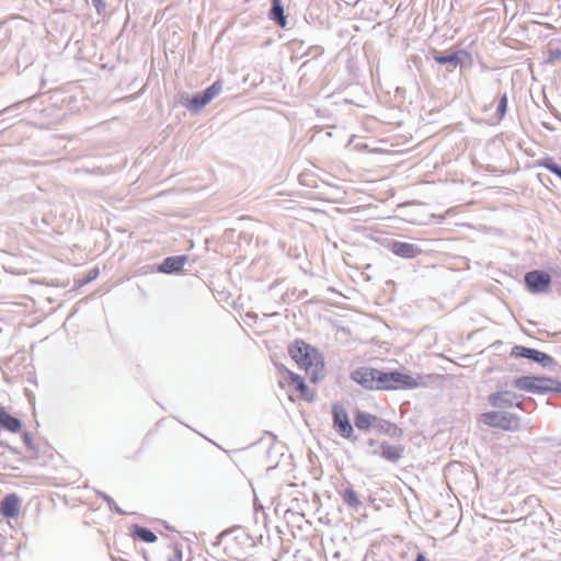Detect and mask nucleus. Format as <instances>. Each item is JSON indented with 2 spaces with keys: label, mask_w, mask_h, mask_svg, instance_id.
Segmentation results:
<instances>
[{
  "label": "nucleus",
  "mask_w": 561,
  "mask_h": 561,
  "mask_svg": "<svg viewBox=\"0 0 561 561\" xmlns=\"http://www.w3.org/2000/svg\"><path fill=\"white\" fill-rule=\"evenodd\" d=\"M374 455H378L382 459L389 462H398L404 455V447L401 445H392L387 442H382L378 449L373 451Z\"/></svg>",
  "instance_id": "nucleus-10"
},
{
  "label": "nucleus",
  "mask_w": 561,
  "mask_h": 561,
  "mask_svg": "<svg viewBox=\"0 0 561 561\" xmlns=\"http://www.w3.org/2000/svg\"><path fill=\"white\" fill-rule=\"evenodd\" d=\"M377 416L367 412H357L354 416V424L360 431H369L371 427L377 426Z\"/></svg>",
  "instance_id": "nucleus-16"
},
{
  "label": "nucleus",
  "mask_w": 561,
  "mask_h": 561,
  "mask_svg": "<svg viewBox=\"0 0 561 561\" xmlns=\"http://www.w3.org/2000/svg\"><path fill=\"white\" fill-rule=\"evenodd\" d=\"M540 165L561 179V168L551 158L540 161Z\"/></svg>",
  "instance_id": "nucleus-23"
},
{
  "label": "nucleus",
  "mask_w": 561,
  "mask_h": 561,
  "mask_svg": "<svg viewBox=\"0 0 561 561\" xmlns=\"http://www.w3.org/2000/svg\"><path fill=\"white\" fill-rule=\"evenodd\" d=\"M390 250L393 254L405 259H413L422 253V250L416 244L401 241L392 242Z\"/></svg>",
  "instance_id": "nucleus-12"
},
{
  "label": "nucleus",
  "mask_w": 561,
  "mask_h": 561,
  "mask_svg": "<svg viewBox=\"0 0 561 561\" xmlns=\"http://www.w3.org/2000/svg\"><path fill=\"white\" fill-rule=\"evenodd\" d=\"M515 398L508 391H500L489 397V402L494 408H510L513 405V399Z\"/></svg>",
  "instance_id": "nucleus-17"
},
{
  "label": "nucleus",
  "mask_w": 561,
  "mask_h": 561,
  "mask_svg": "<svg viewBox=\"0 0 561 561\" xmlns=\"http://www.w3.org/2000/svg\"><path fill=\"white\" fill-rule=\"evenodd\" d=\"M333 421L334 426L336 431L343 436V437H351L353 434V427L348 421V416L345 412V410L339 405L333 407Z\"/></svg>",
  "instance_id": "nucleus-11"
},
{
  "label": "nucleus",
  "mask_w": 561,
  "mask_h": 561,
  "mask_svg": "<svg viewBox=\"0 0 561 561\" xmlns=\"http://www.w3.org/2000/svg\"><path fill=\"white\" fill-rule=\"evenodd\" d=\"M514 387L533 393L561 392V383L550 377H518L514 380Z\"/></svg>",
  "instance_id": "nucleus-3"
},
{
  "label": "nucleus",
  "mask_w": 561,
  "mask_h": 561,
  "mask_svg": "<svg viewBox=\"0 0 561 561\" xmlns=\"http://www.w3.org/2000/svg\"><path fill=\"white\" fill-rule=\"evenodd\" d=\"M168 561H184L183 553L178 546H174L172 549V554L169 557Z\"/></svg>",
  "instance_id": "nucleus-27"
},
{
  "label": "nucleus",
  "mask_w": 561,
  "mask_h": 561,
  "mask_svg": "<svg viewBox=\"0 0 561 561\" xmlns=\"http://www.w3.org/2000/svg\"><path fill=\"white\" fill-rule=\"evenodd\" d=\"M540 165L561 179V168L551 158L540 161Z\"/></svg>",
  "instance_id": "nucleus-24"
},
{
  "label": "nucleus",
  "mask_w": 561,
  "mask_h": 561,
  "mask_svg": "<svg viewBox=\"0 0 561 561\" xmlns=\"http://www.w3.org/2000/svg\"><path fill=\"white\" fill-rule=\"evenodd\" d=\"M423 377L421 375H410L398 370L389 371V383L391 390L415 389L422 385Z\"/></svg>",
  "instance_id": "nucleus-5"
},
{
  "label": "nucleus",
  "mask_w": 561,
  "mask_h": 561,
  "mask_svg": "<svg viewBox=\"0 0 561 561\" xmlns=\"http://www.w3.org/2000/svg\"><path fill=\"white\" fill-rule=\"evenodd\" d=\"M434 59L437 64H440V65H445V64L457 65L459 62V58H458L457 54H451V55H447V56H435Z\"/></svg>",
  "instance_id": "nucleus-26"
},
{
  "label": "nucleus",
  "mask_w": 561,
  "mask_h": 561,
  "mask_svg": "<svg viewBox=\"0 0 561 561\" xmlns=\"http://www.w3.org/2000/svg\"><path fill=\"white\" fill-rule=\"evenodd\" d=\"M20 505L16 494H8L0 502V513L7 518H15L20 513Z\"/></svg>",
  "instance_id": "nucleus-13"
},
{
  "label": "nucleus",
  "mask_w": 561,
  "mask_h": 561,
  "mask_svg": "<svg viewBox=\"0 0 561 561\" xmlns=\"http://www.w3.org/2000/svg\"><path fill=\"white\" fill-rule=\"evenodd\" d=\"M378 369L374 367H359L351 374V378L356 383L367 390L376 391Z\"/></svg>",
  "instance_id": "nucleus-7"
},
{
  "label": "nucleus",
  "mask_w": 561,
  "mask_h": 561,
  "mask_svg": "<svg viewBox=\"0 0 561 561\" xmlns=\"http://www.w3.org/2000/svg\"><path fill=\"white\" fill-rule=\"evenodd\" d=\"M376 391H391L389 371L378 369Z\"/></svg>",
  "instance_id": "nucleus-21"
},
{
  "label": "nucleus",
  "mask_w": 561,
  "mask_h": 561,
  "mask_svg": "<svg viewBox=\"0 0 561 561\" xmlns=\"http://www.w3.org/2000/svg\"><path fill=\"white\" fill-rule=\"evenodd\" d=\"M511 356L513 357H525L533 359L537 363H540L543 366H550L554 363L553 358L548 354L540 352L535 348H529L522 345H515L511 351Z\"/></svg>",
  "instance_id": "nucleus-8"
},
{
  "label": "nucleus",
  "mask_w": 561,
  "mask_h": 561,
  "mask_svg": "<svg viewBox=\"0 0 561 561\" xmlns=\"http://www.w3.org/2000/svg\"><path fill=\"white\" fill-rule=\"evenodd\" d=\"M288 354L312 382H318L323 378L325 363L318 348L302 340H296L288 346Z\"/></svg>",
  "instance_id": "nucleus-1"
},
{
  "label": "nucleus",
  "mask_w": 561,
  "mask_h": 561,
  "mask_svg": "<svg viewBox=\"0 0 561 561\" xmlns=\"http://www.w3.org/2000/svg\"><path fill=\"white\" fill-rule=\"evenodd\" d=\"M278 370L280 374V378L278 380V386L280 388H283V389L286 387L293 388L295 391H297L296 398L299 400H302L306 402H312L314 400V398H316L314 390L310 389L306 385L304 378L300 375L289 370L285 366L279 367Z\"/></svg>",
  "instance_id": "nucleus-2"
},
{
  "label": "nucleus",
  "mask_w": 561,
  "mask_h": 561,
  "mask_svg": "<svg viewBox=\"0 0 561 561\" xmlns=\"http://www.w3.org/2000/svg\"><path fill=\"white\" fill-rule=\"evenodd\" d=\"M525 283L529 291L546 293L551 285V276L545 271H531L525 275Z\"/></svg>",
  "instance_id": "nucleus-6"
},
{
  "label": "nucleus",
  "mask_w": 561,
  "mask_h": 561,
  "mask_svg": "<svg viewBox=\"0 0 561 561\" xmlns=\"http://www.w3.org/2000/svg\"><path fill=\"white\" fill-rule=\"evenodd\" d=\"M270 16L272 20H275L279 26L284 27L286 25V16L284 15L280 0H272Z\"/></svg>",
  "instance_id": "nucleus-18"
},
{
  "label": "nucleus",
  "mask_w": 561,
  "mask_h": 561,
  "mask_svg": "<svg viewBox=\"0 0 561 561\" xmlns=\"http://www.w3.org/2000/svg\"><path fill=\"white\" fill-rule=\"evenodd\" d=\"M0 426L8 432L19 433L22 428L21 421L9 414L3 408L0 407Z\"/></svg>",
  "instance_id": "nucleus-15"
},
{
  "label": "nucleus",
  "mask_w": 561,
  "mask_h": 561,
  "mask_svg": "<svg viewBox=\"0 0 561 561\" xmlns=\"http://www.w3.org/2000/svg\"><path fill=\"white\" fill-rule=\"evenodd\" d=\"M482 424L504 431H516L519 428V417L512 413L490 411L479 416Z\"/></svg>",
  "instance_id": "nucleus-4"
},
{
  "label": "nucleus",
  "mask_w": 561,
  "mask_h": 561,
  "mask_svg": "<svg viewBox=\"0 0 561 561\" xmlns=\"http://www.w3.org/2000/svg\"><path fill=\"white\" fill-rule=\"evenodd\" d=\"M186 261L187 257L185 255L169 256L162 262L159 270L168 274L179 272L183 268Z\"/></svg>",
  "instance_id": "nucleus-14"
},
{
  "label": "nucleus",
  "mask_w": 561,
  "mask_h": 561,
  "mask_svg": "<svg viewBox=\"0 0 561 561\" xmlns=\"http://www.w3.org/2000/svg\"><path fill=\"white\" fill-rule=\"evenodd\" d=\"M289 400L294 402L296 398L293 394H289Z\"/></svg>",
  "instance_id": "nucleus-29"
},
{
  "label": "nucleus",
  "mask_w": 561,
  "mask_h": 561,
  "mask_svg": "<svg viewBox=\"0 0 561 561\" xmlns=\"http://www.w3.org/2000/svg\"><path fill=\"white\" fill-rule=\"evenodd\" d=\"M380 428L388 435L392 437H400L402 435V430L399 428L396 424L385 422L380 425Z\"/></svg>",
  "instance_id": "nucleus-25"
},
{
  "label": "nucleus",
  "mask_w": 561,
  "mask_h": 561,
  "mask_svg": "<svg viewBox=\"0 0 561 561\" xmlns=\"http://www.w3.org/2000/svg\"><path fill=\"white\" fill-rule=\"evenodd\" d=\"M342 496H343V501L345 502V504H347L351 507L356 508L360 504L357 493L352 488H347L343 492Z\"/></svg>",
  "instance_id": "nucleus-22"
},
{
  "label": "nucleus",
  "mask_w": 561,
  "mask_h": 561,
  "mask_svg": "<svg viewBox=\"0 0 561 561\" xmlns=\"http://www.w3.org/2000/svg\"><path fill=\"white\" fill-rule=\"evenodd\" d=\"M222 90V83L218 80L208 87L204 92L198 93L192 98L188 107L191 110H199L207 105L215 96Z\"/></svg>",
  "instance_id": "nucleus-9"
},
{
  "label": "nucleus",
  "mask_w": 561,
  "mask_h": 561,
  "mask_svg": "<svg viewBox=\"0 0 561 561\" xmlns=\"http://www.w3.org/2000/svg\"><path fill=\"white\" fill-rule=\"evenodd\" d=\"M507 104H508L507 95L503 94L499 100L494 115L490 118V123L496 124V123H500L504 118L506 110H507Z\"/></svg>",
  "instance_id": "nucleus-19"
},
{
  "label": "nucleus",
  "mask_w": 561,
  "mask_h": 561,
  "mask_svg": "<svg viewBox=\"0 0 561 561\" xmlns=\"http://www.w3.org/2000/svg\"><path fill=\"white\" fill-rule=\"evenodd\" d=\"M99 275V268H93L88 273L87 279L84 283L91 282L95 279Z\"/></svg>",
  "instance_id": "nucleus-28"
},
{
  "label": "nucleus",
  "mask_w": 561,
  "mask_h": 561,
  "mask_svg": "<svg viewBox=\"0 0 561 561\" xmlns=\"http://www.w3.org/2000/svg\"><path fill=\"white\" fill-rule=\"evenodd\" d=\"M134 536L139 540L148 543L157 541V536L148 528L138 525L134 526Z\"/></svg>",
  "instance_id": "nucleus-20"
}]
</instances>
